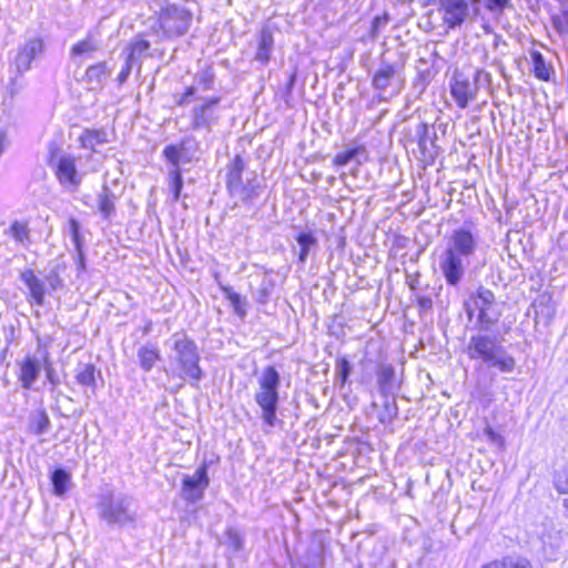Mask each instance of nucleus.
I'll list each match as a JSON object with an SVG mask.
<instances>
[{"label": "nucleus", "instance_id": "nucleus-1", "mask_svg": "<svg viewBox=\"0 0 568 568\" xmlns=\"http://www.w3.org/2000/svg\"><path fill=\"white\" fill-rule=\"evenodd\" d=\"M498 320L499 313L491 312V308L478 310L477 324L480 333L469 338L467 353L470 359H480L488 367H495L501 373H511L515 371L516 359L501 345L504 337L488 334Z\"/></svg>", "mask_w": 568, "mask_h": 568}, {"label": "nucleus", "instance_id": "nucleus-2", "mask_svg": "<svg viewBox=\"0 0 568 568\" xmlns=\"http://www.w3.org/2000/svg\"><path fill=\"white\" fill-rule=\"evenodd\" d=\"M477 246V239L465 227L454 230L446 239L438 265L448 286L456 287L460 284Z\"/></svg>", "mask_w": 568, "mask_h": 568}, {"label": "nucleus", "instance_id": "nucleus-3", "mask_svg": "<svg viewBox=\"0 0 568 568\" xmlns=\"http://www.w3.org/2000/svg\"><path fill=\"white\" fill-rule=\"evenodd\" d=\"M168 343H171L170 358L175 365L173 374L192 386H199L204 373L200 366L201 356L196 343L185 333L173 334Z\"/></svg>", "mask_w": 568, "mask_h": 568}, {"label": "nucleus", "instance_id": "nucleus-4", "mask_svg": "<svg viewBox=\"0 0 568 568\" xmlns=\"http://www.w3.org/2000/svg\"><path fill=\"white\" fill-rule=\"evenodd\" d=\"M257 388L254 400L261 409L263 424L274 427L280 420L277 409L280 404L281 375L275 366L268 365L256 375Z\"/></svg>", "mask_w": 568, "mask_h": 568}, {"label": "nucleus", "instance_id": "nucleus-5", "mask_svg": "<svg viewBox=\"0 0 568 568\" xmlns=\"http://www.w3.org/2000/svg\"><path fill=\"white\" fill-rule=\"evenodd\" d=\"M97 509L100 519L119 528L136 526V508L128 494L108 490L99 496Z\"/></svg>", "mask_w": 568, "mask_h": 568}, {"label": "nucleus", "instance_id": "nucleus-6", "mask_svg": "<svg viewBox=\"0 0 568 568\" xmlns=\"http://www.w3.org/2000/svg\"><path fill=\"white\" fill-rule=\"evenodd\" d=\"M246 164L241 155H235L226 166V190L232 197H236L242 203H250L257 196L258 185L255 183V176L243 182L242 175Z\"/></svg>", "mask_w": 568, "mask_h": 568}, {"label": "nucleus", "instance_id": "nucleus-7", "mask_svg": "<svg viewBox=\"0 0 568 568\" xmlns=\"http://www.w3.org/2000/svg\"><path fill=\"white\" fill-rule=\"evenodd\" d=\"M49 165L54 169L55 178L61 186L74 192L81 184V178L78 174L75 159L70 154H59V149L54 143L49 146Z\"/></svg>", "mask_w": 568, "mask_h": 568}, {"label": "nucleus", "instance_id": "nucleus-8", "mask_svg": "<svg viewBox=\"0 0 568 568\" xmlns=\"http://www.w3.org/2000/svg\"><path fill=\"white\" fill-rule=\"evenodd\" d=\"M489 78V73L480 70H455L450 83V94L460 109H465L476 98L480 77Z\"/></svg>", "mask_w": 568, "mask_h": 568}, {"label": "nucleus", "instance_id": "nucleus-9", "mask_svg": "<svg viewBox=\"0 0 568 568\" xmlns=\"http://www.w3.org/2000/svg\"><path fill=\"white\" fill-rule=\"evenodd\" d=\"M159 22L168 37H180L189 31L192 13L183 7L169 4L161 10Z\"/></svg>", "mask_w": 568, "mask_h": 568}, {"label": "nucleus", "instance_id": "nucleus-10", "mask_svg": "<svg viewBox=\"0 0 568 568\" xmlns=\"http://www.w3.org/2000/svg\"><path fill=\"white\" fill-rule=\"evenodd\" d=\"M45 51L44 39L40 36L27 38L17 48L13 65L17 73L23 74L31 70L32 63L40 59Z\"/></svg>", "mask_w": 568, "mask_h": 568}, {"label": "nucleus", "instance_id": "nucleus-11", "mask_svg": "<svg viewBox=\"0 0 568 568\" xmlns=\"http://www.w3.org/2000/svg\"><path fill=\"white\" fill-rule=\"evenodd\" d=\"M210 485L207 464L203 463L193 475H184L182 478L181 497L187 504H196L203 499Z\"/></svg>", "mask_w": 568, "mask_h": 568}, {"label": "nucleus", "instance_id": "nucleus-12", "mask_svg": "<svg viewBox=\"0 0 568 568\" xmlns=\"http://www.w3.org/2000/svg\"><path fill=\"white\" fill-rule=\"evenodd\" d=\"M163 156L171 168L182 169V165L192 163L196 158L195 141L183 139L178 144L166 145L163 150Z\"/></svg>", "mask_w": 568, "mask_h": 568}, {"label": "nucleus", "instance_id": "nucleus-13", "mask_svg": "<svg viewBox=\"0 0 568 568\" xmlns=\"http://www.w3.org/2000/svg\"><path fill=\"white\" fill-rule=\"evenodd\" d=\"M398 75V67L392 63L382 60L381 65L375 71L372 79V87L379 91L381 94L393 97L398 94V90L396 92H385L388 88L393 85L396 78Z\"/></svg>", "mask_w": 568, "mask_h": 568}, {"label": "nucleus", "instance_id": "nucleus-14", "mask_svg": "<svg viewBox=\"0 0 568 568\" xmlns=\"http://www.w3.org/2000/svg\"><path fill=\"white\" fill-rule=\"evenodd\" d=\"M74 378L78 385L85 388L84 394L91 397L97 394L98 378H101V372L92 363H79L75 367Z\"/></svg>", "mask_w": 568, "mask_h": 568}, {"label": "nucleus", "instance_id": "nucleus-15", "mask_svg": "<svg viewBox=\"0 0 568 568\" xmlns=\"http://www.w3.org/2000/svg\"><path fill=\"white\" fill-rule=\"evenodd\" d=\"M437 3L448 16L446 22L450 28L460 26L468 16V0H437Z\"/></svg>", "mask_w": 568, "mask_h": 568}, {"label": "nucleus", "instance_id": "nucleus-16", "mask_svg": "<svg viewBox=\"0 0 568 568\" xmlns=\"http://www.w3.org/2000/svg\"><path fill=\"white\" fill-rule=\"evenodd\" d=\"M20 280L27 285L29 290V301L31 304H36L38 306L44 305L45 298V284L39 278L33 270H24L20 274Z\"/></svg>", "mask_w": 568, "mask_h": 568}, {"label": "nucleus", "instance_id": "nucleus-17", "mask_svg": "<svg viewBox=\"0 0 568 568\" xmlns=\"http://www.w3.org/2000/svg\"><path fill=\"white\" fill-rule=\"evenodd\" d=\"M18 378L24 389H31L41 372V362L34 356H27L22 362L18 363Z\"/></svg>", "mask_w": 568, "mask_h": 568}, {"label": "nucleus", "instance_id": "nucleus-18", "mask_svg": "<svg viewBox=\"0 0 568 568\" xmlns=\"http://www.w3.org/2000/svg\"><path fill=\"white\" fill-rule=\"evenodd\" d=\"M220 103V98L206 99L203 104L193 109V128H210L215 121L214 108Z\"/></svg>", "mask_w": 568, "mask_h": 568}, {"label": "nucleus", "instance_id": "nucleus-19", "mask_svg": "<svg viewBox=\"0 0 568 568\" xmlns=\"http://www.w3.org/2000/svg\"><path fill=\"white\" fill-rule=\"evenodd\" d=\"M274 48V38L270 29L263 28L260 32L257 50L254 60L262 65H266L270 60Z\"/></svg>", "mask_w": 568, "mask_h": 568}, {"label": "nucleus", "instance_id": "nucleus-20", "mask_svg": "<svg viewBox=\"0 0 568 568\" xmlns=\"http://www.w3.org/2000/svg\"><path fill=\"white\" fill-rule=\"evenodd\" d=\"M4 235L12 237L18 245L26 248L32 243L31 230L27 221L14 220L4 231Z\"/></svg>", "mask_w": 568, "mask_h": 568}, {"label": "nucleus", "instance_id": "nucleus-21", "mask_svg": "<svg viewBox=\"0 0 568 568\" xmlns=\"http://www.w3.org/2000/svg\"><path fill=\"white\" fill-rule=\"evenodd\" d=\"M136 356L141 369L146 373L154 367L159 359H161L159 347L152 343L141 345L138 348Z\"/></svg>", "mask_w": 568, "mask_h": 568}, {"label": "nucleus", "instance_id": "nucleus-22", "mask_svg": "<svg viewBox=\"0 0 568 568\" xmlns=\"http://www.w3.org/2000/svg\"><path fill=\"white\" fill-rule=\"evenodd\" d=\"M116 200V195L104 184L98 195V210L103 220L109 221L114 215Z\"/></svg>", "mask_w": 568, "mask_h": 568}, {"label": "nucleus", "instance_id": "nucleus-23", "mask_svg": "<svg viewBox=\"0 0 568 568\" xmlns=\"http://www.w3.org/2000/svg\"><path fill=\"white\" fill-rule=\"evenodd\" d=\"M151 48V44L149 41L136 38L132 40L129 45L125 49L126 52V60L133 63L134 65H138L139 69L141 68L142 59L148 57V52Z\"/></svg>", "mask_w": 568, "mask_h": 568}, {"label": "nucleus", "instance_id": "nucleus-24", "mask_svg": "<svg viewBox=\"0 0 568 568\" xmlns=\"http://www.w3.org/2000/svg\"><path fill=\"white\" fill-rule=\"evenodd\" d=\"M79 142L82 148L89 149L92 152L97 151V146L108 142V133L104 129H85L79 136Z\"/></svg>", "mask_w": 568, "mask_h": 568}, {"label": "nucleus", "instance_id": "nucleus-25", "mask_svg": "<svg viewBox=\"0 0 568 568\" xmlns=\"http://www.w3.org/2000/svg\"><path fill=\"white\" fill-rule=\"evenodd\" d=\"M221 291L224 294V297L230 301L233 312L241 320L245 318L247 315L248 302L245 297L241 296L236 293L231 286L220 285Z\"/></svg>", "mask_w": 568, "mask_h": 568}, {"label": "nucleus", "instance_id": "nucleus-26", "mask_svg": "<svg viewBox=\"0 0 568 568\" xmlns=\"http://www.w3.org/2000/svg\"><path fill=\"white\" fill-rule=\"evenodd\" d=\"M51 427V422L44 408L32 412L29 416L28 430L34 435H43Z\"/></svg>", "mask_w": 568, "mask_h": 568}, {"label": "nucleus", "instance_id": "nucleus-27", "mask_svg": "<svg viewBox=\"0 0 568 568\" xmlns=\"http://www.w3.org/2000/svg\"><path fill=\"white\" fill-rule=\"evenodd\" d=\"M67 270V263L60 257L55 258L50 263V270L45 275V280L49 283L51 290L55 291L63 287V281L61 274Z\"/></svg>", "mask_w": 568, "mask_h": 568}, {"label": "nucleus", "instance_id": "nucleus-28", "mask_svg": "<svg viewBox=\"0 0 568 568\" xmlns=\"http://www.w3.org/2000/svg\"><path fill=\"white\" fill-rule=\"evenodd\" d=\"M361 158L366 159V149L364 145H356L336 154L333 162L337 166H344L352 161H356L357 164H361Z\"/></svg>", "mask_w": 568, "mask_h": 568}, {"label": "nucleus", "instance_id": "nucleus-29", "mask_svg": "<svg viewBox=\"0 0 568 568\" xmlns=\"http://www.w3.org/2000/svg\"><path fill=\"white\" fill-rule=\"evenodd\" d=\"M111 72L112 69L106 62H99L87 69L84 79L91 84L100 85L111 74Z\"/></svg>", "mask_w": 568, "mask_h": 568}, {"label": "nucleus", "instance_id": "nucleus-30", "mask_svg": "<svg viewBox=\"0 0 568 568\" xmlns=\"http://www.w3.org/2000/svg\"><path fill=\"white\" fill-rule=\"evenodd\" d=\"M530 57L534 64L535 77L541 81H549L554 70L552 67L546 62L542 53L532 51Z\"/></svg>", "mask_w": 568, "mask_h": 568}, {"label": "nucleus", "instance_id": "nucleus-31", "mask_svg": "<svg viewBox=\"0 0 568 568\" xmlns=\"http://www.w3.org/2000/svg\"><path fill=\"white\" fill-rule=\"evenodd\" d=\"M50 478L53 486V494L63 496L69 489L71 475L64 468H57L51 473Z\"/></svg>", "mask_w": 568, "mask_h": 568}, {"label": "nucleus", "instance_id": "nucleus-32", "mask_svg": "<svg viewBox=\"0 0 568 568\" xmlns=\"http://www.w3.org/2000/svg\"><path fill=\"white\" fill-rule=\"evenodd\" d=\"M426 123H419L416 126L415 133L417 138V143L419 149L423 153H425L428 150V145H432L433 148H436L435 140L437 138L436 132L433 130Z\"/></svg>", "mask_w": 568, "mask_h": 568}, {"label": "nucleus", "instance_id": "nucleus-33", "mask_svg": "<svg viewBox=\"0 0 568 568\" xmlns=\"http://www.w3.org/2000/svg\"><path fill=\"white\" fill-rule=\"evenodd\" d=\"M296 242L300 246L298 262L305 264L311 250L317 245V239L312 233L302 232L296 236Z\"/></svg>", "mask_w": 568, "mask_h": 568}, {"label": "nucleus", "instance_id": "nucleus-34", "mask_svg": "<svg viewBox=\"0 0 568 568\" xmlns=\"http://www.w3.org/2000/svg\"><path fill=\"white\" fill-rule=\"evenodd\" d=\"M168 184L169 189L172 193L173 202H179L182 189H183V178H182V169L170 168L168 172Z\"/></svg>", "mask_w": 568, "mask_h": 568}, {"label": "nucleus", "instance_id": "nucleus-35", "mask_svg": "<svg viewBox=\"0 0 568 568\" xmlns=\"http://www.w3.org/2000/svg\"><path fill=\"white\" fill-rule=\"evenodd\" d=\"M99 49V42L92 34H88L85 39L78 41L71 48V55L79 57L90 54Z\"/></svg>", "mask_w": 568, "mask_h": 568}, {"label": "nucleus", "instance_id": "nucleus-36", "mask_svg": "<svg viewBox=\"0 0 568 568\" xmlns=\"http://www.w3.org/2000/svg\"><path fill=\"white\" fill-rule=\"evenodd\" d=\"M275 282L267 276H263L261 283L254 293V300L261 305H265L270 302L271 295L274 291Z\"/></svg>", "mask_w": 568, "mask_h": 568}, {"label": "nucleus", "instance_id": "nucleus-37", "mask_svg": "<svg viewBox=\"0 0 568 568\" xmlns=\"http://www.w3.org/2000/svg\"><path fill=\"white\" fill-rule=\"evenodd\" d=\"M395 377L394 367L389 364H383L377 371V384L382 393L392 388Z\"/></svg>", "mask_w": 568, "mask_h": 568}, {"label": "nucleus", "instance_id": "nucleus-38", "mask_svg": "<svg viewBox=\"0 0 568 568\" xmlns=\"http://www.w3.org/2000/svg\"><path fill=\"white\" fill-rule=\"evenodd\" d=\"M398 416V407L395 398H386L378 413V420L382 424H390Z\"/></svg>", "mask_w": 568, "mask_h": 568}, {"label": "nucleus", "instance_id": "nucleus-39", "mask_svg": "<svg viewBox=\"0 0 568 568\" xmlns=\"http://www.w3.org/2000/svg\"><path fill=\"white\" fill-rule=\"evenodd\" d=\"M481 568H531V565L523 558L506 557L501 560L491 561Z\"/></svg>", "mask_w": 568, "mask_h": 568}, {"label": "nucleus", "instance_id": "nucleus-40", "mask_svg": "<svg viewBox=\"0 0 568 568\" xmlns=\"http://www.w3.org/2000/svg\"><path fill=\"white\" fill-rule=\"evenodd\" d=\"M494 304H495V294L490 290H488L484 286H480L474 296L475 308H477V310L491 308V306Z\"/></svg>", "mask_w": 568, "mask_h": 568}, {"label": "nucleus", "instance_id": "nucleus-41", "mask_svg": "<svg viewBox=\"0 0 568 568\" xmlns=\"http://www.w3.org/2000/svg\"><path fill=\"white\" fill-rule=\"evenodd\" d=\"M80 231V222L74 217H70L68 220V232L74 245V250L83 248L84 240Z\"/></svg>", "mask_w": 568, "mask_h": 568}, {"label": "nucleus", "instance_id": "nucleus-42", "mask_svg": "<svg viewBox=\"0 0 568 568\" xmlns=\"http://www.w3.org/2000/svg\"><path fill=\"white\" fill-rule=\"evenodd\" d=\"M227 549L233 554L240 552L243 549L244 540L241 534L235 528H227L226 541Z\"/></svg>", "mask_w": 568, "mask_h": 568}, {"label": "nucleus", "instance_id": "nucleus-43", "mask_svg": "<svg viewBox=\"0 0 568 568\" xmlns=\"http://www.w3.org/2000/svg\"><path fill=\"white\" fill-rule=\"evenodd\" d=\"M335 371H336V377L339 381L341 387H343L346 384V382L352 373V365H351L349 361L345 356L338 357L336 359Z\"/></svg>", "mask_w": 568, "mask_h": 568}, {"label": "nucleus", "instance_id": "nucleus-44", "mask_svg": "<svg viewBox=\"0 0 568 568\" xmlns=\"http://www.w3.org/2000/svg\"><path fill=\"white\" fill-rule=\"evenodd\" d=\"M214 72L211 67L197 72L195 81L202 87L203 90H211L214 85Z\"/></svg>", "mask_w": 568, "mask_h": 568}, {"label": "nucleus", "instance_id": "nucleus-45", "mask_svg": "<svg viewBox=\"0 0 568 568\" xmlns=\"http://www.w3.org/2000/svg\"><path fill=\"white\" fill-rule=\"evenodd\" d=\"M42 359L44 362V369H45L47 379L49 381V383L52 386L51 390H54L57 385L60 384V378H59L58 374L55 373V369L52 367V364H51V362L49 359L48 352H45L42 355Z\"/></svg>", "mask_w": 568, "mask_h": 568}, {"label": "nucleus", "instance_id": "nucleus-46", "mask_svg": "<svg viewBox=\"0 0 568 568\" xmlns=\"http://www.w3.org/2000/svg\"><path fill=\"white\" fill-rule=\"evenodd\" d=\"M554 28L560 33V34H567L568 33V11L565 10L560 14H555L551 18Z\"/></svg>", "mask_w": 568, "mask_h": 568}, {"label": "nucleus", "instance_id": "nucleus-47", "mask_svg": "<svg viewBox=\"0 0 568 568\" xmlns=\"http://www.w3.org/2000/svg\"><path fill=\"white\" fill-rule=\"evenodd\" d=\"M555 487L560 494H568V466L556 474Z\"/></svg>", "mask_w": 568, "mask_h": 568}, {"label": "nucleus", "instance_id": "nucleus-48", "mask_svg": "<svg viewBox=\"0 0 568 568\" xmlns=\"http://www.w3.org/2000/svg\"><path fill=\"white\" fill-rule=\"evenodd\" d=\"M415 301L418 305L420 313H427L433 310V300L430 296H425L416 293Z\"/></svg>", "mask_w": 568, "mask_h": 568}, {"label": "nucleus", "instance_id": "nucleus-49", "mask_svg": "<svg viewBox=\"0 0 568 568\" xmlns=\"http://www.w3.org/2000/svg\"><path fill=\"white\" fill-rule=\"evenodd\" d=\"M510 0H485V7L487 10L494 11H503L506 7L509 6Z\"/></svg>", "mask_w": 568, "mask_h": 568}, {"label": "nucleus", "instance_id": "nucleus-50", "mask_svg": "<svg viewBox=\"0 0 568 568\" xmlns=\"http://www.w3.org/2000/svg\"><path fill=\"white\" fill-rule=\"evenodd\" d=\"M133 67H134V64L125 59L124 65L122 67V70L116 78L119 85H123L126 82V80L129 79V77L131 74Z\"/></svg>", "mask_w": 568, "mask_h": 568}, {"label": "nucleus", "instance_id": "nucleus-51", "mask_svg": "<svg viewBox=\"0 0 568 568\" xmlns=\"http://www.w3.org/2000/svg\"><path fill=\"white\" fill-rule=\"evenodd\" d=\"M74 263L77 265L78 273L85 271V255L83 248L75 250Z\"/></svg>", "mask_w": 568, "mask_h": 568}, {"label": "nucleus", "instance_id": "nucleus-52", "mask_svg": "<svg viewBox=\"0 0 568 568\" xmlns=\"http://www.w3.org/2000/svg\"><path fill=\"white\" fill-rule=\"evenodd\" d=\"M387 22H388V17L386 14L382 16V17L374 18L373 33H376L379 28L385 27L387 24Z\"/></svg>", "mask_w": 568, "mask_h": 568}, {"label": "nucleus", "instance_id": "nucleus-53", "mask_svg": "<svg viewBox=\"0 0 568 568\" xmlns=\"http://www.w3.org/2000/svg\"><path fill=\"white\" fill-rule=\"evenodd\" d=\"M295 82H296V74L291 73L287 79V82L285 83V88H284V92H285L286 97H290L292 94Z\"/></svg>", "mask_w": 568, "mask_h": 568}, {"label": "nucleus", "instance_id": "nucleus-54", "mask_svg": "<svg viewBox=\"0 0 568 568\" xmlns=\"http://www.w3.org/2000/svg\"><path fill=\"white\" fill-rule=\"evenodd\" d=\"M418 277H419V274L417 273L415 277H412L410 275L407 276V284L410 288L412 292H415L417 291L418 288V284H419V281H418Z\"/></svg>", "mask_w": 568, "mask_h": 568}, {"label": "nucleus", "instance_id": "nucleus-55", "mask_svg": "<svg viewBox=\"0 0 568 568\" xmlns=\"http://www.w3.org/2000/svg\"><path fill=\"white\" fill-rule=\"evenodd\" d=\"M485 434L491 440H496L499 437V435L490 427L485 429Z\"/></svg>", "mask_w": 568, "mask_h": 568}, {"label": "nucleus", "instance_id": "nucleus-56", "mask_svg": "<svg viewBox=\"0 0 568 568\" xmlns=\"http://www.w3.org/2000/svg\"><path fill=\"white\" fill-rule=\"evenodd\" d=\"M464 307H465V312L467 313L468 317L471 318L474 316L475 308L470 306L469 302H465Z\"/></svg>", "mask_w": 568, "mask_h": 568}, {"label": "nucleus", "instance_id": "nucleus-57", "mask_svg": "<svg viewBox=\"0 0 568 568\" xmlns=\"http://www.w3.org/2000/svg\"><path fill=\"white\" fill-rule=\"evenodd\" d=\"M322 566V559L318 558L317 562L313 561L311 565H305L304 568H321Z\"/></svg>", "mask_w": 568, "mask_h": 568}, {"label": "nucleus", "instance_id": "nucleus-58", "mask_svg": "<svg viewBox=\"0 0 568 568\" xmlns=\"http://www.w3.org/2000/svg\"><path fill=\"white\" fill-rule=\"evenodd\" d=\"M196 92V89L194 87H190L186 89V91L184 92V94L190 99L191 97H193Z\"/></svg>", "mask_w": 568, "mask_h": 568}, {"label": "nucleus", "instance_id": "nucleus-59", "mask_svg": "<svg viewBox=\"0 0 568 568\" xmlns=\"http://www.w3.org/2000/svg\"><path fill=\"white\" fill-rule=\"evenodd\" d=\"M187 101H189V98L183 93L181 95V98L178 100V104L183 105V104L187 103Z\"/></svg>", "mask_w": 568, "mask_h": 568}, {"label": "nucleus", "instance_id": "nucleus-60", "mask_svg": "<svg viewBox=\"0 0 568 568\" xmlns=\"http://www.w3.org/2000/svg\"><path fill=\"white\" fill-rule=\"evenodd\" d=\"M151 329H152V322H149V323L144 326L143 332H144V334H148V333H150V332H151Z\"/></svg>", "mask_w": 568, "mask_h": 568}]
</instances>
